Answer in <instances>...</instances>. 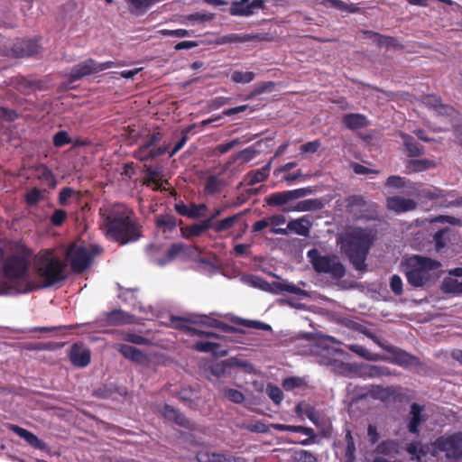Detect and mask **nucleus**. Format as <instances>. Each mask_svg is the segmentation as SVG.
I'll list each match as a JSON object with an SVG mask.
<instances>
[{"label": "nucleus", "mask_w": 462, "mask_h": 462, "mask_svg": "<svg viewBox=\"0 0 462 462\" xmlns=\"http://www.w3.org/2000/svg\"><path fill=\"white\" fill-rule=\"evenodd\" d=\"M162 139V134L160 131H153L143 139L142 143L144 144V147H148L150 149L158 148L156 144L160 143Z\"/></svg>", "instance_id": "55"}, {"label": "nucleus", "mask_w": 462, "mask_h": 462, "mask_svg": "<svg viewBox=\"0 0 462 462\" xmlns=\"http://www.w3.org/2000/svg\"><path fill=\"white\" fill-rule=\"evenodd\" d=\"M457 232L450 227H445L437 231L433 236L436 251L440 252L448 244H453L457 240Z\"/></svg>", "instance_id": "19"}, {"label": "nucleus", "mask_w": 462, "mask_h": 462, "mask_svg": "<svg viewBox=\"0 0 462 462\" xmlns=\"http://www.w3.org/2000/svg\"><path fill=\"white\" fill-rule=\"evenodd\" d=\"M388 353L391 354V357L383 358L387 360L393 365H397L403 368H412L421 365L420 358L413 356L397 346L389 347Z\"/></svg>", "instance_id": "10"}, {"label": "nucleus", "mask_w": 462, "mask_h": 462, "mask_svg": "<svg viewBox=\"0 0 462 462\" xmlns=\"http://www.w3.org/2000/svg\"><path fill=\"white\" fill-rule=\"evenodd\" d=\"M156 226L162 227L164 230H171L176 226V220L173 216H160L156 218Z\"/></svg>", "instance_id": "54"}, {"label": "nucleus", "mask_w": 462, "mask_h": 462, "mask_svg": "<svg viewBox=\"0 0 462 462\" xmlns=\"http://www.w3.org/2000/svg\"><path fill=\"white\" fill-rule=\"evenodd\" d=\"M266 393L269 398L277 405H279L283 400L282 391L274 384H267Z\"/></svg>", "instance_id": "52"}, {"label": "nucleus", "mask_w": 462, "mask_h": 462, "mask_svg": "<svg viewBox=\"0 0 462 462\" xmlns=\"http://www.w3.org/2000/svg\"><path fill=\"white\" fill-rule=\"evenodd\" d=\"M346 448L344 462H356V444L351 430H346L345 435Z\"/></svg>", "instance_id": "37"}, {"label": "nucleus", "mask_w": 462, "mask_h": 462, "mask_svg": "<svg viewBox=\"0 0 462 462\" xmlns=\"http://www.w3.org/2000/svg\"><path fill=\"white\" fill-rule=\"evenodd\" d=\"M242 282L253 288L260 289L263 291L271 290L270 282L261 276L254 274H245L241 278Z\"/></svg>", "instance_id": "34"}, {"label": "nucleus", "mask_w": 462, "mask_h": 462, "mask_svg": "<svg viewBox=\"0 0 462 462\" xmlns=\"http://www.w3.org/2000/svg\"><path fill=\"white\" fill-rule=\"evenodd\" d=\"M43 191L38 188H33L25 195V202L29 206H35L42 199Z\"/></svg>", "instance_id": "53"}, {"label": "nucleus", "mask_w": 462, "mask_h": 462, "mask_svg": "<svg viewBox=\"0 0 462 462\" xmlns=\"http://www.w3.org/2000/svg\"><path fill=\"white\" fill-rule=\"evenodd\" d=\"M260 39H262V38L260 37V34H257V33L256 34L230 33V34L222 36L219 39L218 43H220V44L233 43V42L243 43V42H248L251 41L260 40Z\"/></svg>", "instance_id": "30"}, {"label": "nucleus", "mask_w": 462, "mask_h": 462, "mask_svg": "<svg viewBox=\"0 0 462 462\" xmlns=\"http://www.w3.org/2000/svg\"><path fill=\"white\" fill-rule=\"evenodd\" d=\"M290 201L288 191L274 192L265 199V202L270 207H280Z\"/></svg>", "instance_id": "44"}, {"label": "nucleus", "mask_w": 462, "mask_h": 462, "mask_svg": "<svg viewBox=\"0 0 462 462\" xmlns=\"http://www.w3.org/2000/svg\"><path fill=\"white\" fill-rule=\"evenodd\" d=\"M193 324H199L207 326L209 328H214L221 330L224 333H235L237 331V329L230 326L226 323H224L217 319L208 317V316H195V320H191Z\"/></svg>", "instance_id": "21"}, {"label": "nucleus", "mask_w": 462, "mask_h": 462, "mask_svg": "<svg viewBox=\"0 0 462 462\" xmlns=\"http://www.w3.org/2000/svg\"><path fill=\"white\" fill-rule=\"evenodd\" d=\"M319 202L316 199H305L298 202L297 206L293 208L296 211H310L318 208Z\"/></svg>", "instance_id": "62"}, {"label": "nucleus", "mask_w": 462, "mask_h": 462, "mask_svg": "<svg viewBox=\"0 0 462 462\" xmlns=\"http://www.w3.org/2000/svg\"><path fill=\"white\" fill-rule=\"evenodd\" d=\"M424 406L417 402H413L410 407V418L407 425L409 432L418 435L420 432L419 427L421 422L427 420V417L422 413Z\"/></svg>", "instance_id": "16"}, {"label": "nucleus", "mask_w": 462, "mask_h": 462, "mask_svg": "<svg viewBox=\"0 0 462 462\" xmlns=\"http://www.w3.org/2000/svg\"><path fill=\"white\" fill-rule=\"evenodd\" d=\"M307 256L315 272L329 274L334 279H341L346 274L345 266L335 255H321L318 249H310Z\"/></svg>", "instance_id": "6"}, {"label": "nucleus", "mask_w": 462, "mask_h": 462, "mask_svg": "<svg viewBox=\"0 0 462 462\" xmlns=\"http://www.w3.org/2000/svg\"><path fill=\"white\" fill-rule=\"evenodd\" d=\"M328 3L331 7L349 14H356L360 11V8L355 4H346L341 0H321L323 5H327Z\"/></svg>", "instance_id": "41"}, {"label": "nucleus", "mask_w": 462, "mask_h": 462, "mask_svg": "<svg viewBox=\"0 0 462 462\" xmlns=\"http://www.w3.org/2000/svg\"><path fill=\"white\" fill-rule=\"evenodd\" d=\"M184 245L181 243L172 244L166 251L164 257L156 259L154 262L160 266H164L172 262L183 251Z\"/></svg>", "instance_id": "33"}, {"label": "nucleus", "mask_w": 462, "mask_h": 462, "mask_svg": "<svg viewBox=\"0 0 462 462\" xmlns=\"http://www.w3.org/2000/svg\"><path fill=\"white\" fill-rule=\"evenodd\" d=\"M39 45L36 40H17L12 48L5 53V56L15 59L30 57L37 53Z\"/></svg>", "instance_id": "11"}, {"label": "nucleus", "mask_w": 462, "mask_h": 462, "mask_svg": "<svg viewBox=\"0 0 462 462\" xmlns=\"http://www.w3.org/2000/svg\"><path fill=\"white\" fill-rule=\"evenodd\" d=\"M374 239L373 232L364 228L352 229L342 238L341 249L356 270L366 269L365 260Z\"/></svg>", "instance_id": "2"}, {"label": "nucleus", "mask_w": 462, "mask_h": 462, "mask_svg": "<svg viewBox=\"0 0 462 462\" xmlns=\"http://www.w3.org/2000/svg\"><path fill=\"white\" fill-rule=\"evenodd\" d=\"M365 33L372 34L373 36L376 37L377 43L380 47L385 46V47H393V48H400L401 44L399 43L398 40L392 36H385L382 35L377 32H374L372 31H367Z\"/></svg>", "instance_id": "47"}, {"label": "nucleus", "mask_w": 462, "mask_h": 462, "mask_svg": "<svg viewBox=\"0 0 462 462\" xmlns=\"http://www.w3.org/2000/svg\"><path fill=\"white\" fill-rule=\"evenodd\" d=\"M126 3L133 7V9L136 12L138 11H145L152 5H154L153 0H125Z\"/></svg>", "instance_id": "61"}, {"label": "nucleus", "mask_w": 462, "mask_h": 462, "mask_svg": "<svg viewBox=\"0 0 462 462\" xmlns=\"http://www.w3.org/2000/svg\"><path fill=\"white\" fill-rule=\"evenodd\" d=\"M223 182L215 175H210L206 179L204 184V193L206 195H215L221 190Z\"/></svg>", "instance_id": "42"}, {"label": "nucleus", "mask_w": 462, "mask_h": 462, "mask_svg": "<svg viewBox=\"0 0 462 462\" xmlns=\"http://www.w3.org/2000/svg\"><path fill=\"white\" fill-rule=\"evenodd\" d=\"M235 365L241 366L242 365L236 358H229L220 363L213 364L210 366V372L213 375L221 377L226 373L227 369Z\"/></svg>", "instance_id": "35"}, {"label": "nucleus", "mask_w": 462, "mask_h": 462, "mask_svg": "<svg viewBox=\"0 0 462 462\" xmlns=\"http://www.w3.org/2000/svg\"><path fill=\"white\" fill-rule=\"evenodd\" d=\"M390 288L392 290V291L397 295V296H400L402 294L403 292V289H402V278L397 275V274H393L392 277H391V280H390Z\"/></svg>", "instance_id": "64"}, {"label": "nucleus", "mask_w": 462, "mask_h": 462, "mask_svg": "<svg viewBox=\"0 0 462 462\" xmlns=\"http://www.w3.org/2000/svg\"><path fill=\"white\" fill-rule=\"evenodd\" d=\"M32 255V252L26 246L8 255L3 264L4 276L11 282L23 279L28 274Z\"/></svg>", "instance_id": "5"}, {"label": "nucleus", "mask_w": 462, "mask_h": 462, "mask_svg": "<svg viewBox=\"0 0 462 462\" xmlns=\"http://www.w3.org/2000/svg\"><path fill=\"white\" fill-rule=\"evenodd\" d=\"M52 142L55 147L60 148L70 143L72 141L66 131H59L53 135Z\"/></svg>", "instance_id": "59"}, {"label": "nucleus", "mask_w": 462, "mask_h": 462, "mask_svg": "<svg viewBox=\"0 0 462 462\" xmlns=\"http://www.w3.org/2000/svg\"><path fill=\"white\" fill-rule=\"evenodd\" d=\"M191 320H195V316L190 318L171 316V321L174 328L183 331L189 336L190 331L189 329L193 328V327L189 326V324H193Z\"/></svg>", "instance_id": "43"}, {"label": "nucleus", "mask_w": 462, "mask_h": 462, "mask_svg": "<svg viewBox=\"0 0 462 462\" xmlns=\"http://www.w3.org/2000/svg\"><path fill=\"white\" fill-rule=\"evenodd\" d=\"M119 66L114 61L97 62L94 59H88L79 64L75 65L69 75L70 83L81 79L86 76H89L100 71L108 69L110 68Z\"/></svg>", "instance_id": "8"}, {"label": "nucleus", "mask_w": 462, "mask_h": 462, "mask_svg": "<svg viewBox=\"0 0 462 462\" xmlns=\"http://www.w3.org/2000/svg\"><path fill=\"white\" fill-rule=\"evenodd\" d=\"M390 370L386 366L381 365H369L368 366V375L370 377H382L390 375Z\"/></svg>", "instance_id": "63"}, {"label": "nucleus", "mask_w": 462, "mask_h": 462, "mask_svg": "<svg viewBox=\"0 0 462 462\" xmlns=\"http://www.w3.org/2000/svg\"><path fill=\"white\" fill-rule=\"evenodd\" d=\"M424 102L432 106L441 115L451 116L454 112V108L452 106L442 104L440 97L436 95L426 96Z\"/></svg>", "instance_id": "32"}, {"label": "nucleus", "mask_w": 462, "mask_h": 462, "mask_svg": "<svg viewBox=\"0 0 462 462\" xmlns=\"http://www.w3.org/2000/svg\"><path fill=\"white\" fill-rule=\"evenodd\" d=\"M135 317L122 310H114L105 314V323L107 326H121L134 323Z\"/></svg>", "instance_id": "17"}, {"label": "nucleus", "mask_w": 462, "mask_h": 462, "mask_svg": "<svg viewBox=\"0 0 462 462\" xmlns=\"http://www.w3.org/2000/svg\"><path fill=\"white\" fill-rule=\"evenodd\" d=\"M342 122L350 130H358L368 125L367 117L363 114H346L343 116Z\"/></svg>", "instance_id": "26"}, {"label": "nucleus", "mask_w": 462, "mask_h": 462, "mask_svg": "<svg viewBox=\"0 0 462 462\" xmlns=\"http://www.w3.org/2000/svg\"><path fill=\"white\" fill-rule=\"evenodd\" d=\"M401 138L409 157H419L424 154V147L416 142L411 135L402 133Z\"/></svg>", "instance_id": "27"}, {"label": "nucleus", "mask_w": 462, "mask_h": 462, "mask_svg": "<svg viewBox=\"0 0 462 462\" xmlns=\"http://www.w3.org/2000/svg\"><path fill=\"white\" fill-rule=\"evenodd\" d=\"M78 192L70 187L62 188L58 196V203L60 206L65 207L69 204V199L77 196Z\"/></svg>", "instance_id": "51"}, {"label": "nucleus", "mask_w": 462, "mask_h": 462, "mask_svg": "<svg viewBox=\"0 0 462 462\" xmlns=\"http://www.w3.org/2000/svg\"><path fill=\"white\" fill-rule=\"evenodd\" d=\"M38 179L49 188L54 189L57 185L56 178L50 168L45 165H40L36 168Z\"/></svg>", "instance_id": "36"}, {"label": "nucleus", "mask_w": 462, "mask_h": 462, "mask_svg": "<svg viewBox=\"0 0 462 462\" xmlns=\"http://www.w3.org/2000/svg\"><path fill=\"white\" fill-rule=\"evenodd\" d=\"M254 73L252 71L242 72L235 70L231 75V79L235 83L247 84L254 80Z\"/></svg>", "instance_id": "50"}, {"label": "nucleus", "mask_w": 462, "mask_h": 462, "mask_svg": "<svg viewBox=\"0 0 462 462\" xmlns=\"http://www.w3.org/2000/svg\"><path fill=\"white\" fill-rule=\"evenodd\" d=\"M310 222L305 217H302L300 218L289 221L286 228L273 227L271 229V233L274 235L287 236L289 231H291L299 236L307 237L310 236Z\"/></svg>", "instance_id": "12"}, {"label": "nucleus", "mask_w": 462, "mask_h": 462, "mask_svg": "<svg viewBox=\"0 0 462 462\" xmlns=\"http://www.w3.org/2000/svg\"><path fill=\"white\" fill-rule=\"evenodd\" d=\"M441 291L444 293L462 294V281L459 282L455 278L447 277L441 283Z\"/></svg>", "instance_id": "39"}, {"label": "nucleus", "mask_w": 462, "mask_h": 462, "mask_svg": "<svg viewBox=\"0 0 462 462\" xmlns=\"http://www.w3.org/2000/svg\"><path fill=\"white\" fill-rule=\"evenodd\" d=\"M162 413L163 417L168 420L175 422L177 425L189 428V420L186 418V416L181 413L178 409L171 406L169 404H164L162 410Z\"/></svg>", "instance_id": "25"}, {"label": "nucleus", "mask_w": 462, "mask_h": 462, "mask_svg": "<svg viewBox=\"0 0 462 462\" xmlns=\"http://www.w3.org/2000/svg\"><path fill=\"white\" fill-rule=\"evenodd\" d=\"M263 0H253L249 3V0L235 1L231 4L229 13L235 16H251L255 13L256 9H263Z\"/></svg>", "instance_id": "13"}, {"label": "nucleus", "mask_w": 462, "mask_h": 462, "mask_svg": "<svg viewBox=\"0 0 462 462\" xmlns=\"http://www.w3.org/2000/svg\"><path fill=\"white\" fill-rule=\"evenodd\" d=\"M386 207L389 210L401 214L414 210L417 208V202L411 199L393 196L387 198Z\"/></svg>", "instance_id": "14"}, {"label": "nucleus", "mask_w": 462, "mask_h": 462, "mask_svg": "<svg viewBox=\"0 0 462 462\" xmlns=\"http://www.w3.org/2000/svg\"><path fill=\"white\" fill-rule=\"evenodd\" d=\"M102 249L97 245L87 247L79 245H71L67 251L66 258L75 273H83L91 264L93 258L100 254Z\"/></svg>", "instance_id": "7"}, {"label": "nucleus", "mask_w": 462, "mask_h": 462, "mask_svg": "<svg viewBox=\"0 0 462 462\" xmlns=\"http://www.w3.org/2000/svg\"><path fill=\"white\" fill-rule=\"evenodd\" d=\"M296 462H318V457L309 450L300 449L294 452Z\"/></svg>", "instance_id": "58"}, {"label": "nucleus", "mask_w": 462, "mask_h": 462, "mask_svg": "<svg viewBox=\"0 0 462 462\" xmlns=\"http://www.w3.org/2000/svg\"><path fill=\"white\" fill-rule=\"evenodd\" d=\"M116 348L125 358L134 363L143 365L147 362V356L135 346L118 344Z\"/></svg>", "instance_id": "18"}, {"label": "nucleus", "mask_w": 462, "mask_h": 462, "mask_svg": "<svg viewBox=\"0 0 462 462\" xmlns=\"http://www.w3.org/2000/svg\"><path fill=\"white\" fill-rule=\"evenodd\" d=\"M196 457L198 462H240V457L208 450L199 451Z\"/></svg>", "instance_id": "23"}, {"label": "nucleus", "mask_w": 462, "mask_h": 462, "mask_svg": "<svg viewBox=\"0 0 462 462\" xmlns=\"http://www.w3.org/2000/svg\"><path fill=\"white\" fill-rule=\"evenodd\" d=\"M37 275L42 288H49L67 279L66 265L50 249L41 250L34 260Z\"/></svg>", "instance_id": "3"}, {"label": "nucleus", "mask_w": 462, "mask_h": 462, "mask_svg": "<svg viewBox=\"0 0 462 462\" xmlns=\"http://www.w3.org/2000/svg\"><path fill=\"white\" fill-rule=\"evenodd\" d=\"M168 149L169 145H162L158 146V148L150 149L148 147H144L143 143H141L134 152V157L141 162H145L163 155L168 152Z\"/></svg>", "instance_id": "22"}, {"label": "nucleus", "mask_w": 462, "mask_h": 462, "mask_svg": "<svg viewBox=\"0 0 462 462\" xmlns=\"http://www.w3.org/2000/svg\"><path fill=\"white\" fill-rule=\"evenodd\" d=\"M7 428L23 439L31 447L40 450L45 448V443L32 432L14 424H9Z\"/></svg>", "instance_id": "20"}, {"label": "nucleus", "mask_w": 462, "mask_h": 462, "mask_svg": "<svg viewBox=\"0 0 462 462\" xmlns=\"http://www.w3.org/2000/svg\"><path fill=\"white\" fill-rule=\"evenodd\" d=\"M289 431L299 432V433H302V434L309 436L308 439L296 442V443H299L303 446H307V445H310V444L314 443L315 439H316V434H315L314 430L310 427H305V426H301V425H290Z\"/></svg>", "instance_id": "40"}, {"label": "nucleus", "mask_w": 462, "mask_h": 462, "mask_svg": "<svg viewBox=\"0 0 462 462\" xmlns=\"http://www.w3.org/2000/svg\"><path fill=\"white\" fill-rule=\"evenodd\" d=\"M437 166L434 160L430 159H414L410 160L406 163V170L409 173L411 172H421L430 169H433Z\"/></svg>", "instance_id": "29"}, {"label": "nucleus", "mask_w": 462, "mask_h": 462, "mask_svg": "<svg viewBox=\"0 0 462 462\" xmlns=\"http://www.w3.org/2000/svg\"><path fill=\"white\" fill-rule=\"evenodd\" d=\"M272 160L261 169L248 171L245 176V180L248 186H254L268 179L271 171Z\"/></svg>", "instance_id": "24"}, {"label": "nucleus", "mask_w": 462, "mask_h": 462, "mask_svg": "<svg viewBox=\"0 0 462 462\" xmlns=\"http://www.w3.org/2000/svg\"><path fill=\"white\" fill-rule=\"evenodd\" d=\"M69 357L74 366L86 367L90 363L91 354L89 349L82 345L73 344L70 347Z\"/></svg>", "instance_id": "15"}, {"label": "nucleus", "mask_w": 462, "mask_h": 462, "mask_svg": "<svg viewBox=\"0 0 462 462\" xmlns=\"http://www.w3.org/2000/svg\"><path fill=\"white\" fill-rule=\"evenodd\" d=\"M214 19V14L210 13H194L188 14L186 20L190 23H204Z\"/></svg>", "instance_id": "60"}, {"label": "nucleus", "mask_w": 462, "mask_h": 462, "mask_svg": "<svg viewBox=\"0 0 462 462\" xmlns=\"http://www.w3.org/2000/svg\"><path fill=\"white\" fill-rule=\"evenodd\" d=\"M67 218L68 213L66 210L62 208H56L50 217V222L53 226L59 227L64 224Z\"/></svg>", "instance_id": "49"}, {"label": "nucleus", "mask_w": 462, "mask_h": 462, "mask_svg": "<svg viewBox=\"0 0 462 462\" xmlns=\"http://www.w3.org/2000/svg\"><path fill=\"white\" fill-rule=\"evenodd\" d=\"M347 347L350 351L365 360L377 361L383 359L378 354H372L366 347L361 345L353 344L347 346Z\"/></svg>", "instance_id": "45"}, {"label": "nucleus", "mask_w": 462, "mask_h": 462, "mask_svg": "<svg viewBox=\"0 0 462 462\" xmlns=\"http://www.w3.org/2000/svg\"><path fill=\"white\" fill-rule=\"evenodd\" d=\"M400 445L397 440L387 439L377 446V452L383 455H395L399 453Z\"/></svg>", "instance_id": "46"}, {"label": "nucleus", "mask_w": 462, "mask_h": 462, "mask_svg": "<svg viewBox=\"0 0 462 462\" xmlns=\"http://www.w3.org/2000/svg\"><path fill=\"white\" fill-rule=\"evenodd\" d=\"M224 396L234 403H242L245 401V395L238 390L233 388H225Z\"/></svg>", "instance_id": "57"}, {"label": "nucleus", "mask_w": 462, "mask_h": 462, "mask_svg": "<svg viewBox=\"0 0 462 462\" xmlns=\"http://www.w3.org/2000/svg\"><path fill=\"white\" fill-rule=\"evenodd\" d=\"M194 349L202 353H212L215 356H225L227 355L226 349H221L218 343L209 341H198L194 345Z\"/></svg>", "instance_id": "28"}, {"label": "nucleus", "mask_w": 462, "mask_h": 462, "mask_svg": "<svg viewBox=\"0 0 462 462\" xmlns=\"http://www.w3.org/2000/svg\"><path fill=\"white\" fill-rule=\"evenodd\" d=\"M241 217L242 213H237L224 219L216 221L214 225V231L216 233H222L229 230L241 218Z\"/></svg>", "instance_id": "38"}, {"label": "nucleus", "mask_w": 462, "mask_h": 462, "mask_svg": "<svg viewBox=\"0 0 462 462\" xmlns=\"http://www.w3.org/2000/svg\"><path fill=\"white\" fill-rule=\"evenodd\" d=\"M234 322L236 324H239V325H243L247 328H251L263 329V330L271 329V327L268 324L261 322V321H257V320H246V319H242L236 318L234 320Z\"/></svg>", "instance_id": "56"}, {"label": "nucleus", "mask_w": 462, "mask_h": 462, "mask_svg": "<svg viewBox=\"0 0 462 462\" xmlns=\"http://www.w3.org/2000/svg\"><path fill=\"white\" fill-rule=\"evenodd\" d=\"M177 396L183 403L191 407L196 392L191 387H183L179 391Z\"/></svg>", "instance_id": "48"}, {"label": "nucleus", "mask_w": 462, "mask_h": 462, "mask_svg": "<svg viewBox=\"0 0 462 462\" xmlns=\"http://www.w3.org/2000/svg\"><path fill=\"white\" fill-rule=\"evenodd\" d=\"M434 448L446 453L448 458L462 457V433H454L448 437H439L434 442Z\"/></svg>", "instance_id": "9"}, {"label": "nucleus", "mask_w": 462, "mask_h": 462, "mask_svg": "<svg viewBox=\"0 0 462 462\" xmlns=\"http://www.w3.org/2000/svg\"><path fill=\"white\" fill-rule=\"evenodd\" d=\"M106 236L120 245L135 242L142 236L143 226L135 213L124 204L100 208Z\"/></svg>", "instance_id": "1"}, {"label": "nucleus", "mask_w": 462, "mask_h": 462, "mask_svg": "<svg viewBox=\"0 0 462 462\" xmlns=\"http://www.w3.org/2000/svg\"><path fill=\"white\" fill-rule=\"evenodd\" d=\"M163 183L168 184V181L162 180L159 171L154 170L150 166H145V185L149 186L153 184L155 186V189L162 190L163 189Z\"/></svg>", "instance_id": "31"}, {"label": "nucleus", "mask_w": 462, "mask_h": 462, "mask_svg": "<svg viewBox=\"0 0 462 462\" xmlns=\"http://www.w3.org/2000/svg\"><path fill=\"white\" fill-rule=\"evenodd\" d=\"M408 283L415 288L423 287L433 279V272L441 267L438 260L414 254L404 262Z\"/></svg>", "instance_id": "4"}]
</instances>
